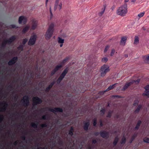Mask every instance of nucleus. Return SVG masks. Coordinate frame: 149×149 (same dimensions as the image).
Masks as SVG:
<instances>
[{"label":"nucleus","mask_w":149,"mask_h":149,"mask_svg":"<svg viewBox=\"0 0 149 149\" xmlns=\"http://www.w3.org/2000/svg\"><path fill=\"white\" fill-rule=\"evenodd\" d=\"M126 141V138L125 137H123L122 138L121 142H120V143L121 144H125Z\"/></svg>","instance_id":"nucleus-36"},{"label":"nucleus","mask_w":149,"mask_h":149,"mask_svg":"<svg viewBox=\"0 0 149 149\" xmlns=\"http://www.w3.org/2000/svg\"><path fill=\"white\" fill-rule=\"evenodd\" d=\"M17 97H18L16 95H15L14 96V99L15 100H16L17 99Z\"/></svg>","instance_id":"nucleus-63"},{"label":"nucleus","mask_w":149,"mask_h":149,"mask_svg":"<svg viewBox=\"0 0 149 149\" xmlns=\"http://www.w3.org/2000/svg\"><path fill=\"white\" fill-rule=\"evenodd\" d=\"M108 59L107 57H104L102 58V61L104 62H106L108 61Z\"/></svg>","instance_id":"nucleus-43"},{"label":"nucleus","mask_w":149,"mask_h":149,"mask_svg":"<svg viewBox=\"0 0 149 149\" xmlns=\"http://www.w3.org/2000/svg\"><path fill=\"white\" fill-rule=\"evenodd\" d=\"M19 141H15L14 143H13V144L15 146H16L17 145V144H18V142Z\"/></svg>","instance_id":"nucleus-57"},{"label":"nucleus","mask_w":149,"mask_h":149,"mask_svg":"<svg viewBox=\"0 0 149 149\" xmlns=\"http://www.w3.org/2000/svg\"><path fill=\"white\" fill-rule=\"evenodd\" d=\"M62 4L61 3H60L59 4V3H58V4L56 6V8H55V4L54 7V10H55L57 9V8L59 10H60L62 8Z\"/></svg>","instance_id":"nucleus-21"},{"label":"nucleus","mask_w":149,"mask_h":149,"mask_svg":"<svg viewBox=\"0 0 149 149\" xmlns=\"http://www.w3.org/2000/svg\"><path fill=\"white\" fill-rule=\"evenodd\" d=\"M22 102L23 105L25 107H28L29 104V98L27 95H25L22 99Z\"/></svg>","instance_id":"nucleus-6"},{"label":"nucleus","mask_w":149,"mask_h":149,"mask_svg":"<svg viewBox=\"0 0 149 149\" xmlns=\"http://www.w3.org/2000/svg\"><path fill=\"white\" fill-rule=\"evenodd\" d=\"M38 123L37 122H36V123H31V126L35 129H36L38 127Z\"/></svg>","instance_id":"nucleus-26"},{"label":"nucleus","mask_w":149,"mask_h":149,"mask_svg":"<svg viewBox=\"0 0 149 149\" xmlns=\"http://www.w3.org/2000/svg\"><path fill=\"white\" fill-rule=\"evenodd\" d=\"M115 52V51L114 49H112L111 50V53L110 55L111 56H112L114 54V53Z\"/></svg>","instance_id":"nucleus-47"},{"label":"nucleus","mask_w":149,"mask_h":149,"mask_svg":"<svg viewBox=\"0 0 149 149\" xmlns=\"http://www.w3.org/2000/svg\"><path fill=\"white\" fill-rule=\"evenodd\" d=\"M55 82L54 81H53L45 89V91L46 92H49L50 89L52 88L53 86L55 84Z\"/></svg>","instance_id":"nucleus-15"},{"label":"nucleus","mask_w":149,"mask_h":149,"mask_svg":"<svg viewBox=\"0 0 149 149\" xmlns=\"http://www.w3.org/2000/svg\"><path fill=\"white\" fill-rule=\"evenodd\" d=\"M47 124L46 123L43 124H41L40 125V126L42 128H43V127H47Z\"/></svg>","instance_id":"nucleus-44"},{"label":"nucleus","mask_w":149,"mask_h":149,"mask_svg":"<svg viewBox=\"0 0 149 149\" xmlns=\"http://www.w3.org/2000/svg\"><path fill=\"white\" fill-rule=\"evenodd\" d=\"M100 135L103 138H107L109 137V133L105 131H101L100 133Z\"/></svg>","instance_id":"nucleus-12"},{"label":"nucleus","mask_w":149,"mask_h":149,"mask_svg":"<svg viewBox=\"0 0 149 149\" xmlns=\"http://www.w3.org/2000/svg\"><path fill=\"white\" fill-rule=\"evenodd\" d=\"M105 111V109L104 108H102L100 111V112L101 113V114L102 116H103L104 113Z\"/></svg>","instance_id":"nucleus-37"},{"label":"nucleus","mask_w":149,"mask_h":149,"mask_svg":"<svg viewBox=\"0 0 149 149\" xmlns=\"http://www.w3.org/2000/svg\"><path fill=\"white\" fill-rule=\"evenodd\" d=\"M109 70V67L107 65H103L101 67L100 69L101 76L102 77L104 76Z\"/></svg>","instance_id":"nucleus-4"},{"label":"nucleus","mask_w":149,"mask_h":149,"mask_svg":"<svg viewBox=\"0 0 149 149\" xmlns=\"http://www.w3.org/2000/svg\"><path fill=\"white\" fill-rule=\"evenodd\" d=\"M32 24L31 27V29L33 30L35 29L36 28L37 25V22L35 20H33L32 22Z\"/></svg>","instance_id":"nucleus-20"},{"label":"nucleus","mask_w":149,"mask_h":149,"mask_svg":"<svg viewBox=\"0 0 149 149\" xmlns=\"http://www.w3.org/2000/svg\"><path fill=\"white\" fill-rule=\"evenodd\" d=\"M60 0H56L55 1V8H56V6L58 3L59 2Z\"/></svg>","instance_id":"nucleus-56"},{"label":"nucleus","mask_w":149,"mask_h":149,"mask_svg":"<svg viewBox=\"0 0 149 149\" xmlns=\"http://www.w3.org/2000/svg\"><path fill=\"white\" fill-rule=\"evenodd\" d=\"M94 134L95 136H97L99 134V133L97 132H96L94 133Z\"/></svg>","instance_id":"nucleus-59"},{"label":"nucleus","mask_w":149,"mask_h":149,"mask_svg":"<svg viewBox=\"0 0 149 149\" xmlns=\"http://www.w3.org/2000/svg\"><path fill=\"white\" fill-rule=\"evenodd\" d=\"M136 136V135L135 134L133 135L132 136L131 139H130L129 141V143H131L132 142V141L135 139Z\"/></svg>","instance_id":"nucleus-35"},{"label":"nucleus","mask_w":149,"mask_h":149,"mask_svg":"<svg viewBox=\"0 0 149 149\" xmlns=\"http://www.w3.org/2000/svg\"><path fill=\"white\" fill-rule=\"evenodd\" d=\"M140 127V120H139L138 121L135 127V130H137Z\"/></svg>","instance_id":"nucleus-38"},{"label":"nucleus","mask_w":149,"mask_h":149,"mask_svg":"<svg viewBox=\"0 0 149 149\" xmlns=\"http://www.w3.org/2000/svg\"><path fill=\"white\" fill-rule=\"evenodd\" d=\"M47 117V115H44L42 116L41 119L44 120H46Z\"/></svg>","instance_id":"nucleus-52"},{"label":"nucleus","mask_w":149,"mask_h":149,"mask_svg":"<svg viewBox=\"0 0 149 149\" xmlns=\"http://www.w3.org/2000/svg\"><path fill=\"white\" fill-rule=\"evenodd\" d=\"M28 40L26 38L24 39L23 40L22 42V45H23L24 46V45L27 42Z\"/></svg>","instance_id":"nucleus-39"},{"label":"nucleus","mask_w":149,"mask_h":149,"mask_svg":"<svg viewBox=\"0 0 149 149\" xmlns=\"http://www.w3.org/2000/svg\"><path fill=\"white\" fill-rule=\"evenodd\" d=\"M145 13V12H143L142 13H140V17H142L144 15Z\"/></svg>","instance_id":"nucleus-55"},{"label":"nucleus","mask_w":149,"mask_h":149,"mask_svg":"<svg viewBox=\"0 0 149 149\" xmlns=\"http://www.w3.org/2000/svg\"><path fill=\"white\" fill-rule=\"evenodd\" d=\"M93 147L92 146H90L88 147V148L89 149H91L93 148Z\"/></svg>","instance_id":"nucleus-64"},{"label":"nucleus","mask_w":149,"mask_h":149,"mask_svg":"<svg viewBox=\"0 0 149 149\" xmlns=\"http://www.w3.org/2000/svg\"><path fill=\"white\" fill-rule=\"evenodd\" d=\"M62 67L63 65H58L56 66L53 70L56 72L59 69L61 68Z\"/></svg>","instance_id":"nucleus-25"},{"label":"nucleus","mask_w":149,"mask_h":149,"mask_svg":"<svg viewBox=\"0 0 149 149\" xmlns=\"http://www.w3.org/2000/svg\"><path fill=\"white\" fill-rule=\"evenodd\" d=\"M105 9V6H104V7L102 9V11L99 13L100 16H102L104 13Z\"/></svg>","instance_id":"nucleus-30"},{"label":"nucleus","mask_w":149,"mask_h":149,"mask_svg":"<svg viewBox=\"0 0 149 149\" xmlns=\"http://www.w3.org/2000/svg\"><path fill=\"white\" fill-rule=\"evenodd\" d=\"M54 23H52L49 26L46 32L45 38L47 40L49 39L52 37L54 31Z\"/></svg>","instance_id":"nucleus-1"},{"label":"nucleus","mask_w":149,"mask_h":149,"mask_svg":"<svg viewBox=\"0 0 149 149\" xmlns=\"http://www.w3.org/2000/svg\"><path fill=\"white\" fill-rule=\"evenodd\" d=\"M58 42L59 43L63 44L64 43V40L62 39L60 37H58Z\"/></svg>","instance_id":"nucleus-32"},{"label":"nucleus","mask_w":149,"mask_h":149,"mask_svg":"<svg viewBox=\"0 0 149 149\" xmlns=\"http://www.w3.org/2000/svg\"><path fill=\"white\" fill-rule=\"evenodd\" d=\"M1 105L3 106V107L1 108H0V111H4L6 110L8 104L6 102H4L0 103V106Z\"/></svg>","instance_id":"nucleus-14"},{"label":"nucleus","mask_w":149,"mask_h":149,"mask_svg":"<svg viewBox=\"0 0 149 149\" xmlns=\"http://www.w3.org/2000/svg\"><path fill=\"white\" fill-rule=\"evenodd\" d=\"M90 124V123L89 121L84 123L83 128L85 131H86L88 130Z\"/></svg>","instance_id":"nucleus-17"},{"label":"nucleus","mask_w":149,"mask_h":149,"mask_svg":"<svg viewBox=\"0 0 149 149\" xmlns=\"http://www.w3.org/2000/svg\"><path fill=\"white\" fill-rule=\"evenodd\" d=\"M50 14H51V16H50V17H52V11H51V8L50 7Z\"/></svg>","instance_id":"nucleus-62"},{"label":"nucleus","mask_w":149,"mask_h":149,"mask_svg":"<svg viewBox=\"0 0 149 149\" xmlns=\"http://www.w3.org/2000/svg\"><path fill=\"white\" fill-rule=\"evenodd\" d=\"M117 83L115 84L111 85H110L104 91V93L108 91L113 89L116 86Z\"/></svg>","instance_id":"nucleus-19"},{"label":"nucleus","mask_w":149,"mask_h":149,"mask_svg":"<svg viewBox=\"0 0 149 149\" xmlns=\"http://www.w3.org/2000/svg\"><path fill=\"white\" fill-rule=\"evenodd\" d=\"M22 139L23 140H26V137L24 135L21 137Z\"/></svg>","instance_id":"nucleus-58"},{"label":"nucleus","mask_w":149,"mask_h":149,"mask_svg":"<svg viewBox=\"0 0 149 149\" xmlns=\"http://www.w3.org/2000/svg\"><path fill=\"white\" fill-rule=\"evenodd\" d=\"M103 125L102 122V120H100V126L101 127H102Z\"/></svg>","instance_id":"nucleus-53"},{"label":"nucleus","mask_w":149,"mask_h":149,"mask_svg":"<svg viewBox=\"0 0 149 149\" xmlns=\"http://www.w3.org/2000/svg\"><path fill=\"white\" fill-rule=\"evenodd\" d=\"M145 62L146 63L149 64V56L145 59Z\"/></svg>","instance_id":"nucleus-40"},{"label":"nucleus","mask_w":149,"mask_h":149,"mask_svg":"<svg viewBox=\"0 0 149 149\" xmlns=\"http://www.w3.org/2000/svg\"><path fill=\"white\" fill-rule=\"evenodd\" d=\"M119 140V139L117 137L115 138L114 140L113 141V144L114 146H116Z\"/></svg>","instance_id":"nucleus-29"},{"label":"nucleus","mask_w":149,"mask_h":149,"mask_svg":"<svg viewBox=\"0 0 149 149\" xmlns=\"http://www.w3.org/2000/svg\"><path fill=\"white\" fill-rule=\"evenodd\" d=\"M30 27L29 26H26L24 27L22 31V32L23 33H26L29 29Z\"/></svg>","instance_id":"nucleus-23"},{"label":"nucleus","mask_w":149,"mask_h":149,"mask_svg":"<svg viewBox=\"0 0 149 149\" xmlns=\"http://www.w3.org/2000/svg\"><path fill=\"white\" fill-rule=\"evenodd\" d=\"M127 39L126 37H123L121 38V40L120 41V43L121 45H124Z\"/></svg>","instance_id":"nucleus-16"},{"label":"nucleus","mask_w":149,"mask_h":149,"mask_svg":"<svg viewBox=\"0 0 149 149\" xmlns=\"http://www.w3.org/2000/svg\"><path fill=\"white\" fill-rule=\"evenodd\" d=\"M93 126L95 127L96 126L97 124V119L96 118H94L93 119Z\"/></svg>","instance_id":"nucleus-33"},{"label":"nucleus","mask_w":149,"mask_h":149,"mask_svg":"<svg viewBox=\"0 0 149 149\" xmlns=\"http://www.w3.org/2000/svg\"><path fill=\"white\" fill-rule=\"evenodd\" d=\"M115 116L117 118H120V116L119 114H116Z\"/></svg>","instance_id":"nucleus-60"},{"label":"nucleus","mask_w":149,"mask_h":149,"mask_svg":"<svg viewBox=\"0 0 149 149\" xmlns=\"http://www.w3.org/2000/svg\"><path fill=\"white\" fill-rule=\"evenodd\" d=\"M143 141L146 143H149V138H145L144 139Z\"/></svg>","instance_id":"nucleus-42"},{"label":"nucleus","mask_w":149,"mask_h":149,"mask_svg":"<svg viewBox=\"0 0 149 149\" xmlns=\"http://www.w3.org/2000/svg\"><path fill=\"white\" fill-rule=\"evenodd\" d=\"M139 38L138 36H135V39L134 44L137 45L139 43Z\"/></svg>","instance_id":"nucleus-28"},{"label":"nucleus","mask_w":149,"mask_h":149,"mask_svg":"<svg viewBox=\"0 0 149 149\" xmlns=\"http://www.w3.org/2000/svg\"><path fill=\"white\" fill-rule=\"evenodd\" d=\"M16 39V36H11L8 39L6 40H4V41L2 43L1 48V49L4 48L7 44L10 45L11 43L14 41Z\"/></svg>","instance_id":"nucleus-3"},{"label":"nucleus","mask_w":149,"mask_h":149,"mask_svg":"<svg viewBox=\"0 0 149 149\" xmlns=\"http://www.w3.org/2000/svg\"><path fill=\"white\" fill-rule=\"evenodd\" d=\"M36 38L37 36L35 35L31 36L28 42V45L29 46L34 45L35 43Z\"/></svg>","instance_id":"nucleus-9"},{"label":"nucleus","mask_w":149,"mask_h":149,"mask_svg":"<svg viewBox=\"0 0 149 149\" xmlns=\"http://www.w3.org/2000/svg\"><path fill=\"white\" fill-rule=\"evenodd\" d=\"M48 110L54 113L56 112H59L62 113L63 112V109L62 108L60 107H55L54 109L49 108Z\"/></svg>","instance_id":"nucleus-11"},{"label":"nucleus","mask_w":149,"mask_h":149,"mask_svg":"<svg viewBox=\"0 0 149 149\" xmlns=\"http://www.w3.org/2000/svg\"><path fill=\"white\" fill-rule=\"evenodd\" d=\"M140 111V105L138 106L137 109L135 111V112L136 113L137 112H138Z\"/></svg>","instance_id":"nucleus-46"},{"label":"nucleus","mask_w":149,"mask_h":149,"mask_svg":"<svg viewBox=\"0 0 149 149\" xmlns=\"http://www.w3.org/2000/svg\"><path fill=\"white\" fill-rule=\"evenodd\" d=\"M8 88L10 89H12L13 88V86L11 85H9L8 87Z\"/></svg>","instance_id":"nucleus-61"},{"label":"nucleus","mask_w":149,"mask_h":149,"mask_svg":"<svg viewBox=\"0 0 149 149\" xmlns=\"http://www.w3.org/2000/svg\"><path fill=\"white\" fill-rule=\"evenodd\" d=\"M140 81V80L139 79H137L136 81L132 80V81L126 83L123 88L122 90L123 91L126 90L129 86L132 85L134 83H136L137 82L139 83Z\"/></svg>","instance_id":"nucleus-8"},{"label":"nucleus","mask_w":149,"mask_h":149,"mask_svg":"<svg viewBox=\"0 0 149 149\" xmlns=\"http://www.w3.org/2000/svg\"><path fill=\"white\" fill-rule=\"evenodd\" d=\"M142 95L146 97L147 98H149V91L145 90Z\"/></svg>","instance_id":"nucleus-24"},{"label":"nucleus","mask_w":149,"mask_h":149,"mask_svg":"<svg viewBox=\"0 0 149 149\" xmlns=\"http://www.w3.org/2000/svg\"><path fill=\"white\" fill-rule=\"evenodd\" d=\"M127 12V4L125 3L118 8L117 9V13L119 15L123 16L125 15Z\"/></svg>","instance_id":"nucleus-2"},{"label":"nucleus","mask_w":149,"mask_h":149,"mask_svg":"<svg viewBox=\"0 0 149 149\" xmlns=\"http://www.w3.org/2000/svg\"><path fill=\"white\" fill-rule=\"evenodd\" d=\"M90 124V123L89 121L84 123L83 128L85 131H86L88 130Z\"/></svg>","instance_id":"nucleus-18"},{"label":"nucleus","mask_w":149,"mask_h":149,"mask_svg":"<svg viewBox=\"0 0 149 149\" xmlns=\"http://www.w3.org/2000/svg\"><path fill=\"white\" fill-rule=\"evenodd\" d=\"M18 58L17 57H14L10 60L8 63L9 65H12L14 64L17 61Z\"/></svg>","instance_id":"nucleus-13"},{"label":"nucleus","mask_w":149,"mask_h":149,"mask_svg":"<svg viewBox=\"0 0 149 149\" xmlns=\"http://www.w3.org/2000/svg\"><path fill=\"white\" fill-rule=\"evenodd\" d=\"M144 88L145 90L149 91V85H148L144 87Z\"/></svg>","instance_id":"nucleus-45"},{"label":"nucleus","mask_w":149,"mask_h":149,"mask_svg":"<svg viewBox=\"0 0 149 149\" xmlns=\"http://www.w3.org/2000/svg\"><path fill=\"white\" fill-rule=\"evenodd\" d=\"M24 46V45H20L18 47L17 49L19 50L22 51L23 50Z\"/></svg>","instance_id":"nucleus-34"},{"label":"nucleus","mask_w":149,"mask_h":149,"mask_svg":"<svg viewBox=\"0 0 149 149\" xmlns=\"http://www.w3.org/2000/svg\"><path fill=\"white\" fill-rule=\"evenodd\" d=\"M56 72V71L53 70L51 73V76H53Z\"/></svg>","instance_id":"nucleus-50"},{"label":"nucleus","mask_w":149,"mask_h":149,"mask_svg":"<svg viewBox=\"0 0 149 149\" xmlns=\"http://www.w3.org/2000/svg\"><path fill=\"white\" fill-rule=\"evenodd\" d=\"M74 128L73 127H71L70 128V129L69 131V133L68 134L70 135L71 136H72L74 132Z\"/></svg>","instance_id":"nucleus-22"},{"label":"nucleus","mask_w":149,"mask_h":149,"mask_svg":"<svg viewBox=\"0 0 149 149\" xmlns=\"http://www.w3.org/2000/svg\"><path fill=\"white\" fill-rule=\"evenodd\" d=\"M27 22V19L23 16H21L19 17L18 22L20 24H25Z\"/></svg>","instance_id":"nucleus-10"},{"label":"nucleus","mask_w":149,"mask_h":149,"mask_svg":"<svg viewBox=\"0 0 149 149\" xmlns=\"http://www.w3.org/2000/svg\"><path fill=\"white\" fill-rule=\"evenodd\" d=\"M68 68H66L63 70L57 80V84H59L63 79L64 78L66 75L68 73Z\"/></svg>","instance_id":"nucleus-5"},{"label":"nucleus","mask_w":149,"mask_h":149,"mask_svg":"<svg viewBox=\"0 0 149 149\" xmlns=\"http://www.w3.org/2000/svg\"><path fill=\"white\" fill-rule=\"evenodd\" d=\"M138 102L137 101H134V103L133 104V105L134 106H137L138 105Z\"/></svg>","instance_id":"nucleus-49"},{"label":"nucleus","mask_w":149,"mask_h":149,"mask_svg":"<svg viewBox=\"0 0 149 149\" xmlns=\"http://www.w3.org/2000/svg\"><path fill=\"white\" fill-rule=\"evenodd\" d=\"M97 143V141L95 139H94L92 140V143L93 144H95Z\"/></svg>","instance_id":"nucleus-54"},{"label":"nucleus","mask_w":149,"mask_h":149,"mask_svg":"<svg viewBox=\"0 0 149 149\" xmlns=\"http://www.w3.org/2000/svg\"><path fill=\"white\" fill-rule=\"evenodd\" d=\"M113 111H109L107 113V115L106 116L107 117L111 118L112 116V113H113Z\"/></svg>","instance_id":"nucleus-31"},{"label":"nucleus","mask_w":149,"mask_h":149,"mask_svg":"<svg viewBox=\"0 0 149 149\" xmlns=\"http://www.w3.org/2000/svg\"><path fill=\"white\" fill-rule=\"evenodd\" d=\"M109 48V46H108V45L107 46L105 47V49H104V52H107V50Z\"/></svg>","instance_id":"nucleus-48"},{"label":"nucleus","mask_w":149,"mask_h":149,"mask_svg":"<svg viewBox=\"0 0 149 149\" xmlns=\"http://www.w3.org/2000/svg\"><path fill=\"white\" fill-rule=\"evenodd\" d=\"M68 59V57H66L64 59H63L62 61L61 62V65H62L63 66L64 64L67 61Z\"/></svg>","instance_id":"nucleus-27"},{"label":"nucleus","mask_w":149,"mask_h":149,"mask_svg":"<svg viewBox=\"0 0 149 149\" xmlns=\"http://www.w3.org/2000/svg\"><path fill=\"white\" fill-rule=\"evenodd\" d=\"M10 28H16L17 29L18 28V26H17L15 24H11L10 25Z\"/></svg>","instance_id":"nucleus-41"},{"label":"nucleus","mask_w":149,"mask_h":149,"mask_svg":"<svg viewBox=\"0 0 149 149\" xmlns=\"http://www.w3.org/2000/svg\"><path fill=\"white\" fill-rule=\"evenodd\" d=\"M33 107H35V105H37L42 103V100L38 97H35L33 98Z\"/></svg>","instance_id":"nucleus-7"},{"label":"nucleus","mask_w":149,"mask_h":149,"mask_svg":"<svg viewBox=\"0 0 149 149\" xmlns=\"http://www.w3.org/2000/svg\"><path fill=\"white\" fill-rule=\"evenodd\" d=\"M3 116L2 115H0V123H1L3 119Z\"/></svg>","instance_id":"nucleus-51"}]
</instances>
